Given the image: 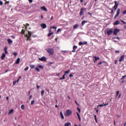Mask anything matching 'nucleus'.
Returning a JSON list of instances; mask_svg holds the SVG:
<instances>
[{"label": "nucleus", "instance_id": "obj_1", "mask_svg": "<svg viewBox=\"0 0 126 126\" xmlns=\"http://www.w3.org/2000/svg\"><path fill=\"white\" fill-rule=\"evenodd\" d=\"M71 115H72V111L69 109H67L66 111V113L64 114V116L65 117H69V116H71Z\"/></svg>", "mask_w": 126, "mask_h": 126}, {"label": "nucleus", "instance_id": "obj_2", "mask_svg": "<svg viewBox=\"0 0 126 126\" xmlns=\"http://www.w3.org/2000/svg\"><path fill=\"white\" fill-rule=\"evenodd\" d=\"M46 52L50 54V55H54V49L53 48H49L46 49Z\"/></svg>", "mask_w": 126, "mask_h": 126}, {"label": "nucleus", "instance_id": "obj_3", "mask_svg": "<svg viewBox=\"0 0 126 126\" xmlns=\"http://www.w3.org/2000/svg\"><path fill=\"white\" fill-rule=\"evenodd\" d=\"M113 29L107 30H106V34H107L108 36H110V35H112L113 34Z\"/></svg>", "mask_w": 126, "mask_h": 126}, {"label": "nucleus", "instance_id": "obj_4", "mask_svg": "<svg viewBox=\"0 0 126 126\" xmlns=\"http://www.w3.org/2000/svg\"><path fill=\"white\" fill-rule=\"evenodd\" d=\"M120 31V30L119 29H114L113 31V35H115L116 36H117L118 35V33H119Z\"/></svg>", "mask_w": 126, "mask_h": 126}, {"label": "nucleus", "instance_id": "obj_5", "mask_svg": "<svg viewBox=\"0 0 126 126\" xmlns=\"http://www.w3.org/2000/svg\"><path fill=\"white\" fill-rule=\"evenodd\" d=\"M85 10H86V8H82L81 9V11L80 12V16H81L84 14V11H85Z\"/></svg>", "mask_w": 126, "mask_h": 126}, {"label": "nucleus", "instance_id": "obj_6", "mask_svg": "<svg viewBox=\"0 0 126 126\" xmlns=\"http://www.w3.org/2000/svg\"><path fill=\"white\" fill-rule=\"evenodd\" d=\"M117 14L114 17V19H116V18H117V17H118V16L120 15V12H121V9L120 8L117 9Z\"/></svg>", "mask_w": 126, "mask_h": 126}, {"label": "nucleus", "instance_id": "obj_7", "mask_svg": "<svg viewBox=\"0 0 126 126\" xmlns=\"http://www.w3.org/2000/svg\"><path fill=\"white\" fill-rule=\"evenodd\" d=\"M114 3H115V5L113 7V8L114 9H115V10H116L118 8V6H119V3H118L117 1H115Z\"/></svg>", "mask_w": 126, "mask_h": 126}, {"label": "nucleus", "instance_id": "obj_8", "mask_svg": "<svg viewBox=\"0 0 126 126\" xmlns=\"http://www.w3.org/2000/svg\"><path fill=\"white\" fill-rule=\"evenodd\" d=\"M31 35H32V33L31 32H28V34H26V37L28 38V40H30V37H31Z\"/></svg>", "mask_w": 126, "mask_h": 126}, {"label": "nucleus", "instance_id": "obj_9", "mask_svg": "<svg viewBox=\"0 0 126 126\" xmlns=\"http://www.w3.org/2000/svg\"><path fill=\"white\" fill-rule=\"evenodd\" d=\"M93 58L94 59V63H96L97 61H99V60H100L99 57H96V56H94Z\"/></svg>", "mask_w": 126, "mask_h": 126}, {"label": "nucleus", "instance_id": "obj_10", "mask_svg": "<svg viewBox=\"0 0 126 126\" xmlns=\"http://www.w3.org/2000/svg\"><path fill=\"white\" fill-rule=\"evenodd\" d=\"M124 61H125V55H122L120 59H119V62H120V63H121V62H124Z\"/></svg>", "mask_w": 126, "mask_h": 126}, {"label": "nucleus", "instance_id": "obj_11", "mask_svg": "<svg viewBox=\"0 0 126 126\" xmlns=\"http://www.w3.org/2000/svg\"><path fill=\"white\" fill-rule=\"evenodd\" d=\"M77 49V46L76 45H74L73 47V50L72 51V53H74L76 52V49Z\"/></svg>", "mask_w": 126, "mask_h": 126}, {"label": "nucleus", "instance_id": "obj_12", "mask_svg": "<svg viewBox=\"0 0 126 126\" xmlns=\"http://www.w3.org/2000/svg\"><path fill=\"white\" fill-rule=\"evenodd\" d=\"M39 61H41V62H45V61L46 60V57H42L40 58H38Z\"/></svg>", "mask_w": 126, "mask_h": 126}, {"label": "nucleus", "instance_id": "obj_13", "mask_svg": "<svg viewBox=\"0 0 126 126\" xmlns=\"http://www.w3.org/2000/svg\"><path fill=\"white\" fill-rule=\"evenodd\" d=\"M41 27L43 28V29H45V28H47V25H46L45 24H41L40 25Z\"/></svg>", "mask_w": 126, "mask_h": 126}, {"label": "nucleus", "instance_id": "obj_14", "mask_svg": "<svg viewBox=\"0 0 126 126\" xmlns=\"http://www.w3.org/2000/svg\"><path fill=\"white\" fill-rule=\"evenodd\" d=\"M120 24V21L117 20L113 23V25H119Z\"/></svg>", "mask_w": 126, "mask_h": 126}, {"label": "nucleus", "instance_id": "obj_15", "mask_svg": "<svg viewBox=\"0 0 126 126\" xmlns=\"http://www.w3.org/2000/svg\"><path fill=\"white\" fill-rule=\"evenodd\" d=\"M79 27V25L78 24H75V25H74L73 26V29H77Z\"/></svg>", "mask_w": 126, "mask_h": 126}, {"label": "nucleus", "instance_id": "obj_16", "mask_svg": "<svg viewBox=\"0 0 126 126\" xmlns=\"http://www.w3.org/2000/svg\"><path fill=\"white\" fill-rule=\"evenodd\" d=\"M41 9H42V10H43V11H47V8H46V7L45 6H42V7H41Z\"/></svg>", "mask_w": 126, "mask_h": 126}, {"label": "nucleus", "instance_id": "obj_17", "mask_svg": "<svg viewBox=\"0 0 126 126\" xmlns=\"http://www.w3.org/2000/svg\"><path fill=\"white\" fill-rule=\"evenodd\" d=\"M76 114L77 115V117L79 120V121L81 122V118H80V115H79V113H78V112H76Z\"/></svg>", "mask_w": 126, "mask_h": 126}, {"label": "nucleus", "instance_id": "obj_18", "mask_svg": "<svg viewBox=\"0 0 126 126\" xmlns=\"http://www.w3.org/2000/svg\"><path fill=\"white\" fill-rule=\"evenodd\" d=\"M64 73L65 74L63 75V79H64V78H65V77L64 76V75H65V74H67L69 73V70H68L66 71H65Z\"/></svg>", "mask_w": 126, "mask_h": 126}, {"label": "nucleus", "instance_id": "obj_19", "mask_svg": "<svg viewBox=\"0 0 126 126\" xmlns=\"http://www.w3.org/2000/svg\"><path fill=\"white\" fill-rule=\"evenodd\" d=\"M19 63H20V58H18L16 61V63L19 64Z\"/></svg>", "mask_w": 126, "mask_h": 126}, {"label": "nucleus", "instance_id": "obj_20", "mask_svg": "<svg viewBox=\"0 0 126 126\" xmlns=\"http://www.w3.org/2000/svg\"><path fill=\"white\" fill-rule=\"evenodd\" d=\"M7 41H8V44H9L10 45V44H12V40H11V39H8Z\"/></svg>", "mask_w": 126, "mask_h": 126}, {"label": "nucleus", "instance_id": "obj_21", "mask_svg": "<svg viewBox=\"0 0 126 126\" xmlns=\"http://www.w3.org/2000/svg\"><path fill=\"white\" fill-rule=\"evenodd\" d=\"M4 58H5V54L3 53L1 57V60H3V59H4Z\"/></svg>", "mask_w": 126, "mask_h": 126}, {"label": "nucleus", "instance_id": "obj_22", "mask_svg": "<svg viewBox=\"0 0 126 126\" xmlns=\"http://www.w3.org/2000/svg\"><path fill=\"white\" fill-rule=\"evenodd\" d=\"M87 22H88L87 21H83L82 22V26H83L85 24V23H87Z\"/></svg>", "mask_w": 126, "mask_h": 126}, {"label": "nucleus", "instance_id": "obj_23", "mask_svg": "<svg viewBox=\"0 0 126 126\" xmlns=\"http://www.w3.org/2000/svg\"><path fill=\"white\" fill-rule=\"evenodd\" d=\"M70 125H71L70 123L67 122V123H65L64 126H70Z\"/></svg>", "mask_w": 126, "mask_h": 126}, {"label": "nucleus", "instance_id": "obj_24", "mask_svg": "<svg viewBox=\"0 0 126 126\" xmlns=\"http://www.w3.org/2000/svg\"><path fill=\"white\" fill-rule=\"evenodd\" d=\"M104 106H105V105L103 103L102 104H100V105H99L98 106H97V109H98V108H99V107H104Z\"/></svg>", "mask_w": 126, "mask_h": 126}, {"label": "nucleus", "instance_id": "obj_25", "mask_svg": "<svg viewBox=\"0 0 126 126\" xmlns=\"http://www.w3.org/2000/svg\"><path fill=\"white\" fill-rule=\"evenodd\" d=\"M21 109H22V110H24V109H25V106H24V105H22L21 106Z\"/></svg>", "mask_w": 126, "mask_h": 126}, {"label": "nucleus", "instance_id": "obj_26", "mask_svg": "<svg viewBox=\"0 0 126 126\" xmlns=\"http://www.w3.org/2000/svg\"><path fill=\"white\" fill-rule=\"evenodd\" d=\"M30 66L31 68H34L35 67V65H33V64H30Z\"/></svg>", "mask_w": 126, "mask_h": 126}, {"label": "nucleus", "instance_id": "obj_27", "mask_svg": "<svg viewBox=\"0 0 126 126\" xmlns=\"http://www.w3.org/2000/svg\"><path fill=\"white\" fill-rule=\"evenodd\" d=\"M94 120H95V123H97V116H96V115H94Z\"/></svg>", "mask_w": 126, "mask_h": 126}, {"label": "nucleus", "instance_id": "obj_28", "mask_svg": "<svg viewBox=\"0 0 126 126\" xmlns=\"http://www.w3.org/2000/svg\"><path fill=\"white\" fill-rule=\"evenodd\" d=\"M53 34H54V32H49L48 34V37H50V36H51V35H53Z\"/></svg>", "mask_w": 126, "mask_h": 126}, {"label": "nucleus", "instance_id": "obj_29", "mask_svg": "<svg viewBox=\"0 0 126 126\" xmlns=\"http://www.w3.org/2000/svg\"><path fill=\"white\" fill-rule=\"evenodd\" d=\"M12 113H13V109H11L9 111V113H8V115H10V114H11Z\"/></svg>", "mask_w": 126, "mask_h": 126}, {"label": "nucleus", "instance_id": "obj_30", "mask_svg": "<svg viewBox=\"0 0 126 126\" xmlns=\"http://www.w3.org/2000/svg\"><path fill=\"white\" fill-rule=\"evenodd\" d=\"M34 103H35V101L34 100H32L31 102V105H34Z\"/></svg>", "mask_w": 126, "mask_h": 126}, {"label": "nucleus", "instance_id": "obj_31", "mask_svg": "<svg viewBox=\"0 0 126 126\" xmlns=\"http://www.w3.org/2000/svg\"><path fill=\"white\" fill-rule=\"evenodd\" d=\"M119 94H120V91H118L116 93V98L118 97V96H119Z\"/></svg>", "mask_w": 126, "mask_h": 126}, {"label": "nucleus", "instance_id": "obj_32", "mask_svg": "<svg viewBox=\"0 0 126 126\" xmlns=\"http://www.w3.org/2000/svg\"><path fill=\"white\" fill-rule=\"evenodd\" d=\"M60 115H61V116L62 117V118L63 119V112H60Z\"/></svg>", "mask_w": 126, "mask_h": 126}, {"label": "nucleus", "instance_id": "obj_33", "mask_svg": "<svg viewBox=\"0 0 126 126\" xmlns=\"http://www.w3.org/2000/svg\"><path fill=\"white\" fill-rule=\"evenodd\" d=\"M44 93L45 92L44 91V90L41 91V96H43Z\"/></svg>", "mask_w": 126, "mask_h": 126}, {"label": "nucleus", "instance_id": "obj_34", "mask_svg": "<svg viewBox=\"0 0 126 126\" xmlns=\"http://www.w3.org/2000/svg\"><path fill=\"white\" fill-rule=\"evenodd\" d=\"M77 110H78L79 113H80L81 112V110L79 107H77Z\"/></svg>", "mask_w": 126, "mask_h": 126}, {"label": "nucleus", "instance_id": "obj_35", "mask_svg": "<svg viewBox=\"0 0 126 126\" xmlns=\"http://www.w3.org/2000/svg\"><path fill=\"white\" fill-rule=\"evenodd\" d=\"M13 55L15 57H16V56H17V53H16V52H14V53H13Z\"/></svg>", "mask_w": 126, "mask_h": 126}, {"label": "nucleus", "instance_id": "obj_36", "mask_svg": "<svg viewBox=\"0 0 126 126\" xmlns=\"http://www.w3.org/2000/svg\"><path fill=\"white\" fill-rule=\"evenodd\" d=\"M29 67L27 66V67L24 69L25 71H26L28 69H29Z\"/></svg>", "mask_w": 126, "mask_h": 126}, {"label": "nucleus", "instance_id": "obj_37", "mask_svg": "<svg viewBox=\"0 0 126 126\" xmlns=\"http://www.w3.org/2000/svg\"><path fill=\"white\" fill-rule=\"evenodd\" d=\"M79 46H81V45H83V42H80L79 43Z\"/></svg>", "mask_w": 126, "mask_h": 126}, {"label": "nucleus", "instance_id": "obj_38", "mask_svg": "<svg viewBox=\"0 0 126 126\" xmlns=\"http://www.w3.org/2000/svg\"><path fill=\"white\" fill-rule=\"evenodd\" d=\"M121 22H122V23H124V24H126V22H125L124 20H120Z\"/></svg>", "mask_w": 126, "mask_h": 126}, {"label": "nucleus", "instance_id": "obj_39", "mask_svg": "<svg viewBox=\"0 0 126 126\" xmlns=\"http://www.w3.org/2000/svg\"><path fill=\"white\" fill-rule=\"evenodd\" d=\"M38 67L39 68H42V69H43V66H42V65H38Z\"/></svg>", "mask_w": 126, "mask_h": 126}, {"label": "nucleus", "instance_id": "obj_40", "mask_svg": "<svg viewBox=\"0 0 126 126\" xmlns=\"http://www.w3.org/2000/svg\"><path fill=\"white\" fill-rule=\"evenodd\" d=\"M83 45H87L88 43L87 42V41H85L83 42Z\"/></svg>", "mask_w": 126, "mask_h": 126}, {"label": "nucleus", "instance_id": "obj_41", "mask_svg": "<svg viewBox=\"0 0 126 126\" xmlns=\"http://www.w3.org/2000/svg\"><path fill=\"white\" fill-rule=\"evenodd\" d=\"M126 75H125V76H123L122 78H121V79H125V78H126Z\"/></svg>", "mask_w": 126, "mask_h": 126}, {"label": "nucleus", "instance_id": "obj_42", "mask_svg": "<svg viewBox=\"0 0 126 126\" xmlns=\"http://www.w3.org/2000/svg\"><path fill=\"white\" fill-rule=\"evenodd\" d=\"M35 70H37L38 72L40 71V69H39V68L35 67Z\"/></svg>", "mask_w": 126, "mask_h": 126}, {"label": "nucleus", "instance_id": "obj_43", "mask_svg": "<svg viewBox=\"0 0 126 126\" xmlns=\"http://www.w3.org/2000/svg\"><path fill=\"white\" fill-rule=\"evenodd\" d=\"M4 51H7V47L6 46L4 47Z\"/></svg>", "mask_w": 126, "mask_h": 126}, {"label": "nucleus", "instance_id": "obj_44", "mask_svg": "<svg viewBox=\"0 0 126 126\" xmlns=\"http://www.w3.org/2000/svg\"><path fill=\"white\" fill-rule=\"evenodd\" d=\"M123 14H124V15H126V10L123 12Z\"/></svg>", "mask_w": 126, "mask_h": 126}, {"label": "nucleus", "instance_id": "obj_45", "mask_svg": "<svg viewBox=\"0 0 126 126\" xmlns=\"http://www.w3.org/2000/svg\"><path fill=\"white\" fill-rule=\"evenodd\" d=\"M61 31H62V29H59L58 30V31H57V32H58V33H59V32H61Z\"/></svg>", "mask_w": 126, "mask_h": 126}, {"label": "nucleus", "instance_id": "obj_46", "mask_svg": "<svg viewBox=\"0 0 126 126\" xmlns=\"http://www.w3.org/2000/svg\"><path fill=\"white\" fill-rule=\"evenodd\" d=\"M3 4V3L1 1V0H0V5H2Z\"/></svg>", "mask_w": 126, "mask_h": 126}, {"label": "nucleus", "instance_id": "obj_47", "mask_svg": "<svg viewBox=\"0 0 126 126\" xmlns=\"http://www.w3.org/2000/svg\"><path fill=\"white\" fill-rule=\"evenodd\" d=\"M51 28H53V29H57V28L56 27H54V26L51 27Z\"/></svg>", "mask_w": 126, "mask_h": 126}, {"label": "nucleus", "instance_id": "obj_48", "mask_svg": "<svg viewBox=\"0 0 126 126\" xmlns=\"http://www.w3.org/2000/svg\"><path fill=\"white\" fill-rule=\"evenodd\" d=\"M115 53H116V54H118V53H120V51H119V50H116V51H115Z\"/></svg>", "mask_w": 126, "mask_h": 126}, {"label": "nucleus", "instance_id": "obj_49", "mask_svg": "<svg viewBox=\"0 0 126 126\" xmlns=\"http://www.w3.org/2000/svg\"><path fill=\"white\" fill-rule=\"evenodd\" d=\"M121 96H122V94H120L119 95V96H118V99H120V98H121Z\"/></svg>", "mask_w": 126, "mask_h": 126}, {"label": "nucleus", "instance_id": "obj_50", "mask_svg": "<svg viewBox=\"0 0 126 126\" xmlns=\"http://www.w3.org/2000/svg\"><path fill=\"white\" fill-rule=\"evenodd\" d=\"M75 103L76 104V105H77V106H79L78 103H77V101L76 100L75 101Z\"/></svg>", "mask_w": 126, "mask_h": 126}, {"label": "nucleus", "instance_id": "obj_51", "mask_svg": "<svg viewBox=\"0 0 126 126\" xmlns=\"http://www.w3.org/2000/svg\"><path fill=\"white\" fill-rule=\"evenodd\" d=\"M73 77V75H72V74H70L69 75V77Z\"/></svg>", "mask_w": 126, "mask_h": 126}, {"label": "nucleus", "instance_id": "obj_52", "mask_svg": "<svg viewBox=\"0 0 126 126\" xmlns=\"http://www.w3.org/2000/svg\"><path fill=\"white\" fill-rule=\"evenodd\" d=\"M98 65H100V64H102V62H99L98 63Z\"/></svg>", "mask_w": 126, "mask_h": 126}, {"label": "nucleus", "instance_id": "obj_53", "mask_svg": "<svg viewBox=\"0 0 126 126\" xmlns=\"http://www.w3.org/2000/svg\"><path fill=\"white\" fill-rule=\"evenodd\" d=\"M29 1L31 3L33 2V0H29Z\"/></svg>", "mask_w": 126, "mask_h": 126}, {"label": "nucleus", "instance_id": "obj_54", "mask_svg": "<svg viewBox=\"0 0 126 126\" xmlns=\"http://www.w3.org/2000/svg\"><path fill=\"white\" fill-rule=\"evenodd\" d=\"M108 105H109V103H107L106 104H104V106H108Z\"/></svg>", "mask_w": 126, "mask_h": 126}, {"label": "nucleus", "instance_id": "obj_55", "mask_svg": "<svg viewBox=\"0 0 126 126\" xmlns=\"http://www.w3.org/2000/svg\"><path fill=\"white\" fill-rule=\"evenodd\" d=\"M53 19H54V17H53V16H52L51 18V19H50V20H53Z\"/></svg>", "mask_w": 126, "mask_h": 126}, {"label": "nucleus", "instance_id": "obj_56", "mask_svg": "<svg viewBox=\"0 0 126 126\" xmlns=\"http://www.w3.org/2000/svg\"><path fill=\"white\" fill-rule=\"evenodd\" d=\"M117 63H118V60H115V64H117Z\"/></svg>", "mask_w": 126, "mask_h": 126}, {"label": "nucleus", "instance_id": "obj_57", "mask_svg": "<svg viewBox=\"0 0 126 126\" xmlns=\"http://www.w3.org/2000/svg\"><path fill=\"white\" fill-rule=\"evenodd\" d=\"M88 14H89V15H92V13H90V12H88Z\"/></svg>", "mask_w": 126, "mask_h": 126}, {"label": "nucleus", "instance_id": "obj_58", "mask_svg": "<svg viewBox=\"0 0 126 126\" xmlns=\"http://www.w3.org/2000/svg\"><path fill=\"white\" fill-rule=\"evenodd\" d=\"M37 89H39V88H40V86L37 85Z\"/></svg>", "mask_w": 126, "mask_h": 126}, {"label": "nucleus", "instance_id": "obj_59", "mask_svg": "<svg viewBox=\"0 0 126 126\" xmlns=\"http://www.w3.org/2000/svg\"><path fill=\"white\" fill-rule=\"evenodd\" d=\"M113 12H114V10H111V12H110V13H113Z\"/></svg>", "mask_w": 126, "mask_h": 126}, {"label": "nucleus", "instance_id": "obj_60", "mask_svg": "<svg viewBox=\"0 0 126 126\" xmlns=\"http://www.w3.org/2000/svg\"><path fill=\"white\" fill-rule=\"evenodd\" d=\"M84 1V0H80V2H83Z\"/></svg>", "mask_w": 126, "mask_h": 126}, {"label": "nucleus", "instance_id": "obj_61", "mask_svg": "<svg viewBox=\"0 0 126 126\" xmlns=\"http://www.w3.org/2000/svg\"><path fill=\"white\" fill-rule=\"evenodd\" d=\"M102 63H106V62H105V61H102Z\"/></svg>", "mask_w": 126, "mask_h": 126}, {"label": "nucleus", "instance_id": "obj_62", "mask_svg": "<svg viewBox=\"0 0 126 126\" xmlns=\"http://www.w3.org/2000/svg\"><path fill=\"white\" fill-rule=\"evenodd\" d=\"M5 53L7 54V50H5Z\"/></svg>", "mask_w": 126, "mask_h": 126}, {"label": "nucleus", "instance_id": "obj_63", "mask_svg": "<svg viewBox=\"0 0 126 126\" xmlns=\"http://www.w3.org/2000/svg\"><path fill=\"white\" fill-rule=\"evenodd\" d=\"M124 29H126V26H124Z\"/></svg>", "mask_w": 126, "mask_h": 126}, {"label": "nucleus", "instance_id": "obj_64", "mask_svg": "<svg viewBox=\"0 0 126 126\" xmlns=\"http://www.w3.org/2000/svg\"><path fill=\"white\" fill-rule=\"evenodd\" d=\"M31 98H32V95H31L30 96V99H31Z\"/></svg>", "mask_w": 126, "mask_h": 126}]
</instances>
